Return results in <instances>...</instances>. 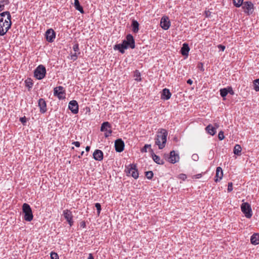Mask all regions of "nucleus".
<instances>
[{"label":"nucleus","mask_w":259,"mask_h":259,"mask_svg":"<svg viewBox=\"0 0 259 259\" xmlns=\"http://www.w3.org/2000/svg\"><path fill=\"white\" fill-rule=\"evenodd\" d=\"M242 9L245 13L249 15L253 12V5L251 2H243Z\"/></svg>","instance_id":"obj_9"},{"label":"nucleus","mask_w":259,"mask_h":259,"mask_svg":"<svg viewBox=\"0 0 259 259\" xmlns=\"http://www.w3.org/2000/svg\"><path fill=\"white\" fill-rule=\"evenodd\" d=\"M148 148H150V149H151V145H149V144L145 145V146L141 149V152H142V153L147 152Z\"/></svg>","instance_id":"obj_36"},{"label":"nucleus","mask_w":259,"mask_h":259,"mask_svg":"<svg viewBox=\"0 0 259 259\" xmlns=\"http://www.w3.org/2000/svg\"><path fill=\"white\" fill-rule=\"evenodd\" d=\"M128 47H129L128 44L124 40L121 44L115 45L114 49L118 50L121 54H123L124 53V50L126 49Z\"/></svg>","instance_id":"obj_12"},{"label":"nucleus","mask_w":259,"mask_h":259,"mask_svg":"<svg viewBox=\"0 0 259 259\" xmlns=\"http://www.w3.org/2000/svg\"><path fill=\"white\" fill-rule=\"evenodd\" d=\"M205 17L208 18L211 16V12L209 11H205Z\"/></svg>","instance_id":"obj_46"},{"label":"nucleus","mask_w":259,"mask_h":259,"mask_svg":"<svg viewBox=\"0 0 259 259\" xmlns=\"http://www.w3.org/2000/svg\"><path fill=\"white\" fill-rule=\"evenodd\" d=\"M68 108L73 114H76L78 112V105L75 100L70 101Z\"/></svg>","instance_id":"obj_13"},{"label":"nucleus","mask_w":259,"mask_h":259,"mask_svg":"<svg viewBox=\"0 0 259 259\" xmlns=\"http://www.w3.org/2000/svg\"><path fill=\"white\" fill-rule=\"evenodd\" d=\"M74 7L80 13H83L84 12L83 8L80 6L78 0H74Z\"/></svg>","instance_id":"obj_29"},{"label":"nucleus","mask_w":259,"mask_h":259,"mask_svg":"<svg viewBox=\"0 0 259 259\" xmlns=\"http://www.w3.org/2000/svg\"><path fill=\"white\" fill-rule=\"evenodd\" d=\"M220 95L223 98L225 97L228 94L227 88L221 89L220 90Z\"/></svg>","instance_id":"obj_33"},{"label":"nucleus","mask_w":259,"mask_h":259,"mask_svg":"<svg viewBox=\"0 0 259 259\" xmlns=\"http://www.w3.org/2000/svg\"><path fill=\"white\" fill-rule=\"evenodd\" d=\"M22 211L24 214V219L25 221L30 222L33 220V215L30 205L27 203H24L22 205Z\"/></svg>","instance_id":"obj_3"},{"label":"nucleus","mask_w":259,"mask_h":259,"mask_svg":"<svg viewBox=\"0 0 259 259\" xmlns=\"http://www.w3.org/2000/svg\"><path fill=\"white\" fill-rule=\"evenodd\" d=\"M218 138L220 140H223L225 138L224 132L223 131H221L219 133Z\"/></svg>","instance_id":"obj_39"},{"label":"nucleus","mask_w":259,"mask_h":259,"mask_svg":"<svg viewBox=\"0 0 259 259\" xmlns=\"http://www.w3.org/2000/svg\"><path fill=\"white\" fill-rule=\"evenodd\" d=\"M187 178V176L186 175L181 174L179 175V179L182 180L183 181H184Z\"/></svg>","instance_id":"obj_44"},{"label":"nucleus","mask_w":259,"mask_h":259,"mask_svg":"<svg viewBox=\"0 0 259 259\" xmlns=\"http://www.w3.org/2000/svg\"><path fill=\"white\" fill-rule=\"evenodd\" d=\"M254 89L256 92H259V78L253 81Z\"/></svg>","instance_id":"obj_31"},{"label":"nucleus","mask_w":259,"mask_h":259,"mask_svg":"<svg viewBox=\"0 0 259 259\" xmlns=\"http://www.w3.org/2000/svg\"><path fill=\"white\" fill-rule=\"evenodd\" d=\"M11 16L9 11L0 14V35H4L11 28Z\"/></svg>","instance_id":"obj_1"},{"label":"nucleus","mask_w":259,"mask_h":259,"mask_svg":"<svg viewBox=\"0 0 259 259\" xmlns=\"http://www.w3.org/2000/svg\"><path fill=\"white\" fill-rule=\"evenodd\" d=\"M125 171L127 176H131L134 179H137L139 177V172L137 168V165L135 164H130L126 166Z\"/></svg>","instance_id":"obj_4"},{"label":"nucleus","mask_w":259,"mask_h":259,"mask_svg":"<svg viewBox=\"0 0 259 259\" xmlns=\"http://www.w3.org/2000/svg\"><path fill=\"white\" fill-rule=\"evenodd\" d=\"M214 126H215L214 127H215V129H216L217 128H218V127H219V124H218V123H215V124H214Z\"/></svg>","instance_id":"obj_55"},{"label":"nucleus","mask_w":259,"mask_h":259,"mask_svg":"<svg viewBox=\"0 0 259 259\" xmlns=\"http://www.w3.org/2000/svg\"><path fill=\"white\" fill-rule=\"evenodd\" d=\"M232 190H233V183L232 182H229L228 183V191L229 192H230Z\"/></svg>","instance_id":"obj_40"},{"label":"nucleus","mask_w":259,"mask_h":259,"mask_svg":"<svg viewBox=\"0 0 259 259\" xmlns=\"http://www.w3.org/2000/svg\"><path fill=\"white\" fill-rule=\"evenodd\" d=\"M167 132L161 128L157 132L155 138V144L158 146L159 149H162L165 146L167 141Z\"/></svg>","instance_id":"obj_2"},{"label":"nucleus","mask_w":259,"mask_h":259,"mask_svg":"<svg viewBox=\"0 0 259 259\" xmlns=\"http://www.w3.org/2000/svg\"><path fill=\"white\" fill-rule=\"evenodd\" d=\"M4 5H1L0 4V11H1L4 8Z\"/></svg>","instance_id":"obj_54"},{"label":"nucleus","mask_w":259,"mask_h":259,"mask_svg":"<svg viewBox=\"0 0 259 259\" xmlns=\"http://www.w3.org/2000/svg\"><path fill=\"white\" fill-rule=\"evenodd\" d=\"M241 146L238 144H236L234 148L233 152L235 155L239 156L241 154Z\"/></svg>","instance_id":"obj_28"},{"label":"nucleus","mask_w":259,"mask_h":259,"mask_svg":"<svg viewBox=\"0 0 259 259\" xmlns=\"http://www.w3.org/2000/svg\"><path fill=\"white\" fill-rule=\"evenodd\" d=\"M46 74V69L42 65H38L34 71V76L37 79L40 80L45 77Z\"/></svg>","instance_id":"obj_5"},{"label":"nucleus","mask_w":259,"mask_h":259,"mask_svg":"<svg viewBox=\"0 0 259 259\" xmlns=\"http://www.w3.org/2000/svg\"><path fill=\"white\" fill-rule=\"evenodd\" d=\"M95 207L97 210L98 215H99L101 210V206L99 203H96L95 204Z\"/></svg>","instance_id":"obj_37"},{"label":"nucleus","mask_w":259,"mask_h":259,"mask_svg":"<svg viewBox=\"0 0 259 259\" xmlns=\"http://www.w3.org/2000/svg\"><path fill=\"white\" fill-rule=\"evenodd\" d=\"M218 48L220 49L222 51H224L225 49V46H223L222 45H219Z\"/></svg>","instance_id":"obj_50"},{"label":"nucleus","mask_w":259,"mask_h":259,"mask_svg":"<svg viewBox=\"0 0 259 259\" xmlns=\"http://www.w3.org/2000/svg\"><path fill=\"white\" fill-rule=\"evenodd\" d=\"M83 153H84V151H82L81 154H80V155L78 156V158H80L81 156L83 155Z\"/></svg>","instance_id":"obj_56"},{"label":"nucleus","mask_w":259,"mask_h":259,"mask_svg":"<svg viewBox=\"0 0 259 259\" xmlns=\"http://www.w3.org/2000/svg\"><path fill=\"white\" fill-rule=\"evenodd\" d=\"M124 143L121 139H118L115 141V149L116 152H121L123 151Z\"/></svg>","instance_id":"obj_11"},{"label":"nucleus","mask_w":259,"mask_h":259,"mask_svg":"<svg viewBox=\"0 0 259 259\" xmlns=\"http://www.w3.org/2000/svg\"><path fill=\"white\" fill-rule=\"evenodd\" d=\"M207 133L211 136H213L216 133L215 127H213L211 124H209L205 128Z\"/></svg>","instance_id":"obj_27"},{"label":"nucleus","mask_w":259,"mask_h":259,"mask_svg":"<svg viewBox=\"0 0 259 259\" xmlns=\"http://www.w3.org/2000/svg\"><path fill=\"white\" fill-rule=\"evenodd\" d=\"M65 91L62 86L56 87L54 89V95L57 96L60 100L65 98Z\"/></svg>","instance_id":"obj_7"},{"label":"nucleus","mask_w":259,"mask_h":259,"mask_svg":"<svg viewBox=\"0 0 259 259\" xmlns=\"http://www.w3.org/2000/svg\"><path fill=\"white\" fill-rule=\"evenodd\" d=\"M243 2V0H233L234 5L237 8H239L242 5Z\"/></svg>","instance_id":"obj_30"},{"label":"nucleus","mask_w":259,"mask_h":259,"mask_svg":"<svg viewBox=\"0 0 259 259\" xmlns=\"http://www.w3.org/2000/svg\"><path fill=\"white\" fill-rule=\"evenodd\" d=\"M160 26L164 30H167L170 26V22L167 17H163L160 21Z\"/></svg>","instance_id":"obj_17"},{"label":"nucleus","mask_w":259,"mask_h":259,"mask_svg":"<svg viewBox=\"0 0 259 259\" xmlns=\"http://www.w3.org/2000/svg\"><path fill=\"white\" fill-rule=\"evenodd\" d=\"M134 77H135V80H137V81H140L141 80V73L140 72L136 70L135 72H134Z\"/></svg>","instance_id":"obj_32"},{"label":"nucleus","mask_w":259,"mask_h":259,"mask_svg":"<svg viewBox=\"0 0 259 259\" xmlns=\"http://www.w3.org/2000/svg\"><path fill=\"white\" fill-rule=\"evenodd\" d=\"M145 176L148 179L151 180L153 177V172L152 171H148L145 172Z\"/></svg>","instance_id":"obj_34"},{"label":"nucleus","mask_w":259,"mask_h":259,"mask_svg":"<svg viewBox=\"0 0 259 259\" xmlns=\"http://www.w3.org/2000/svg\"><path fill=\"white\" fill-rule=\"evenodd\" d=\"M201 177H202V175H201V174H197V175H194V176L193 177V178H195V179H199V178H200Z\"/></svg>","instance_id":"obj_49"},{"label":"nucleus","mask_w":259,"mask_h":259,"mask_svg":"<svg viewBox=\"0 0 259 259\" xmlns=\"http://www.w3.org/2000/svg\"><path fill=\"white\" fill-rule=\"evenodd\" d=\"M242 212L247 218H250L252 215L250 205L247 202H244L241 205Z\"/></svg>","instance_id":"obj_6"},{"label":"nucleus","mask_w":259,"mask_h":259,"mask_svg":"<svg viewBox=\"0 0 259 259\" xmlns=\"http://www.w3.org/2000/svg\"><path fill=\"white\" fill-rule=\"evenodd\" d=\"M251 243L254 245H257L259 244V234H253L250 238Z\"/></svg>","instance_id":"obj_25"},{"label":"nucleus","mask_w":259,"mask_h":259,"mask_svg":"<svg viewBox=\"0 0 259 259\" xmlns=\"http://www.w3.org/2000/svg\"><path fill=\"white\" fill-rule=\"evenodd\" d=\"M171 96V93L168 89H164L162 90L161 98L162 99L168 100Z\"/></svg>","instance_id":"obj_24"},{"label":"nucleus","mask_w":259,"mask_h":259,"mask_svg":"<svg viewBox=\"0 0 259 259\" xmlns=\"http://www.w3.org/2000/svg\"><path fill=\"white\" fill-rule=\"evenodd\" d=\"M177 155L174 150L170 151L168 154H164V156L167 159V160L171 163L176 162V157Z\"/></svg>","instance_id":"obj_15"},{"label":"nucleus","mask_w":259,"mask_h":259,"mask_svg":"<svg viewBox=\"0 0 259 259\" xmlns=\"http://www.w3.org/2000/svg\"><path fill=\"white\" fill-rule=\"evenodd\" d=\"M88 259H94L93 256L91 253L89 254V256Z\"/></svg>","instance_id":"obj_52"},{"label":"nucleus","mask_w":259,"mask_h":259,"mask_svg":"<svg viewBox=\"0 0 259 259\" xmlns=\"http://www.w3.org/2000/svg\"><path fill=\"white\" fill-rule=\"evenodd\" d=\"M51 259H59V256L58 254L55 252H52L51 253Z\"/></svg>","instance_id":"obj_38"},{"label":"nucleus","mask_w":259,"mask_h":259,"mask_svg":"<svg viewBox=\"0 0 259 259\" xmlns=\"http://www.w3.org/2000/svg\"><path fill=\"white\" fill-rule=\"evenodd\" d=\"M139 24L138 22V21L135 20H133L132 23V27L133 31L134 33H137L139 31Z\"/></svg>","instance_id":"obj_26"},{"label":"nucleus","mask_w":259,"mask_h":259,"mask_svg":"<svg viewBox=\"0 0 259 259\" xmlns=\"http://www.w3.org/2000/svg\"><path fill=\"white\" fill-rule=\"evenodd\" d=\"M93 158L97 161H101L103 159V153L99 149H96L93 153Z\"/></svg>","instance_id":"obj_21"},{"label":"nucleus","mask_w":259,"mask_h":259,"mask_svg":"<svg viewBox=\"0 0 259 259\" xmlns=\"http://www.w3.org/2000/svg\"><path fill=\"white\" fill-rule=\"evenodd\" d=\"M73 50L75 52V53L71 55V59L73 60V61H75L77 58V53H78V54L80 53V52L79 51V45L78 44H75L73 45Z\"/></svg>","instance_id":"obj_22"},{"label":"nucleus","mask_w":259,"mask_h":259,"mask_svg":"<svg viewBox=\"0 0 259 259\" xmlns=\"http://www.w3.org/2000/svg\"><path fill=\"white\" fill-rule=\"evenodd\" d=\"M80 227L84 228L86 227L85 222L84 221L81 222L80 224Z\"/></svg>","instance_id":"obj_48"},{"label":"nucleus","mask_w":259,"mask_h":259,"mask_svg":"<svg viewBox=\"0 0 259 259\" xmlns=\"http://www.w3.org/2000/svg\"><path fill=\"white\" fill-rule=\"evenodd\" d=\"M72 144L74 145L77 147H79L80 146V143L79 142H78V141L73 142L72 143Z\"/></svg>","instance_id":"obj_47"},{"label":"nucleus","mask_w":259,"mask_h":259,"mask_svg":"<svg viewBox=\"0 0 259 259\" xmlns=\"http://www.w3.org/2000/svg\"><path fill=\"white\" fill-rule=\"evenodd\" d=\"M20 121H21V122L23 124H25V123L26 122V118L25 116L23 117H21L20 118Z\"/></svg>","instance_id":"obj_45"},{"label":"nucleus","mask_w":259,"mask_h":259,"mask_svg":"<svg viewBox=\"0 0 259 259\" xmlns=\"http://www.w3.org/2000/svg\"><path fill=\"white\" fill-rule=\"evenodd\" d=\"M150 152L151 154V156L152 157L153 160L158 164L162 165L164 163V160L161 159L159 156L156 155L153 150L152 149H150Z\"/></svg>","instance_id":"obj_20"},{"label":"nucleus","mask_w":259,"mask_h":259,"mask_svg":"<svg viewBox=\"0 0 259 259\" xmlns=\"http://www.w3.org/2000/svg\"><path fill=\"white\" fill-rule=\"evenodd\" d=\"M56 36L55 32L52 29H49L47 30L46 32V37L47 40L50 42L54 41Z\"/></svg>","instance_id":"obj_14"},{"label":"nucleus","mask_w":259,"mask_h":259,"mask_svg":"<svg viewBox=\"0 0 259 259\" xmlns=\"http://www.w3.org/2000/svg\"><path fill=\"white\" fill-rule=\"evenodd\" d=\"M227 89L228 94L229 93L230 94H231L232 95H233L234 94V92L233 91L232 87H228L227 88Z\"/></svg>","instance_id":"obj_42"},{"label":"nucleus","mask_w":259,"mask_h":259,"mask_svg":"<svg viewBox=\"0 0 259 259\" xmlns=\"http://www.w3.org/2000/svg\"><path fill=\"white\" fill-rule=\"evenodd\" d=\"M192 159L194 160V161H197L199 159V156L198 155V154H193L192 155Z\"/></svg>","instance_id":"obj_41"},{"label":"nucleus","mask_w":259,"mask_h":259,"mask_svg":"<svg viewBox=\"0 0 259 259\" xmlns=\"http://www.w3.org/2000/svg\"><path fill=\"white\" fill-rule=\"evenodd\" d=\"M223 177V171L222 168L221 167H218L216 169V174L215 177V182H218L220 181Z\"/></svg>","instance_id":"obj_23"},{"label":"nucleus","mask_w":259,"mask_h":259,"mask_svg":"<svg viewBox=\"0 0 259 259\" xmlns=\"http://www.w3.org/2000/svg\"><path fill=\"white\" fill-rule=\"evenodd\" d=\"M101 131L105 132L104 136L106 138L110 136L112 134V131L109 122L107 121L104 122L101 125Z\"/></svg>","instance_id":"obj_8"},{"label":"nucleus","mask_w":259,"mask_h":259,"mask_svg":"<svg viewBox=\"0 0 259 259\" xmlns=\"http://www.w3.org/2000/svg\"><path fill=\"white\" fill-rule=\"evenodd\" d=\"M190 50V49L188 44L184 43L183 44V46L181 48L180 52L181 54L184 57L185 59L188 57Z\"/></svg>","instance_id":"obj_16"},{"label":"nucleus","mask_w":259,"mask_h":259,"mask_svg":"<svg viewBox=\"0 0 259 259\" xmlns=\"http://www.w3.org/2000/svg\"><path fill=\"white\" fill-rule=\"evenodd\" d=\"M38 104L40 108V112L41 113H45L47 111V109L46 102L45 100L42 98L39 99L38 100Z\"/></svg>","instance_id":"obj_19"},{"label":"nucleus","mask_w":259,"mask_h":259,"mask_svg":"<svg viewBox=\"0 0 259 259\" xmlns=\"http://www.w3.org/2000/svg\"><path fill=\"white\" fill-rule=\"evenodd\" d=\"M63 215L66 220L70 226H72L73 224V215L72 212L68 209H65L63 211Z\"/></svg>","instance_id":"obj_10"},{"label":"nucleus","mask_w":259,"mask_h":259,"mask_svg":"<svg viewBox=\"0 0 259 259\" xmlns=\"http://www.w3.org/2000/svg\"><path fill=\"white\" fill-rule=\"evenodd\" d=\"M90 150V147L88 146L85 147V150L87 152H89Z\"/></svg>","instance_id":"obj_53"},{"label":"nucleus","mask_w":259,"mask_h":259,"mask_svg":"<svg viewBox=\"0 0 259 259\" xmlns=\"http://www.w3.org/2000/svg\"><path fill=\"white\" fill-rule=\"evenodd\" d=\"M125 41H126L129 46V47L131 49H134L135 48V40L132 34H127L126 36V40H125Z\"/></svg>","instance_id":"obj_18"},{"label":"nucleus","mask_w":259,"mask_h":259,"mask_svg":"<svg viewBox=\"0 0 259 259\" xmlns=\"http://www.w3.org/2000/svg\"><path fill=\"white\" fill-rule=\"evenodd\" d=\"M187 82L189 84H192L193 83V81L191 79H189L187 80Z\"/></svg>","instance_id":"obj_51"},{"label":"nucleus","mask_w":259,"mask_h":259,"mask_svg":"<svg viewBox=\"0 0 259 259\" xmlns=\"http://www.w3.org/2000/svg\"><path fill=\"white\" fill-rule=\"evenodd\" d=\"M197 67L199 69H200L201 71H203L204 70V69L203 68V64L202 63H199L198 64Z\"/></svg>","instance_id":"obj_43"},{"label":"nucleus","mask_w":259,"mask_h":259,"mask_svg":"<svg viewBox=\"0 0 259 259\" xmlns=\"http://www.w3.org/2000/svg\"><path fill=\"white\" fill-rule=\"evenodd\" d=\"M26 85L29 88H32L33 85V82L32 80L30 78H28L25 80Z\"/></svg>","instance_id":"obj_35"}]
</instances>
